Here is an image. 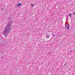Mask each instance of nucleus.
Listing matches in <instances>:
<instances>
[{
  "instance_id": "nucleus-1",
  "label": "nucleus",
  "mask_w": 75,
  "mask_h": 75,
  "mask_svg": "<svg viewBox=\"0 0 75 75\" xmlns=\"http://www.w3.org/2000/svg\"><path fill=\"white\" fill-rule=\"evenodd\" d=\"M11 24H12V23L9 22L4 29V31H3V34L6 37H7V33L10 32V30H11Z\"/></svg>"
},
{
  "instance_id": "nucleus-2",
  "label": "nucleus",
  "mask_w": 75,
  "mask_h": 75,
  "mask_svg": "<svg viewBox=\"0 0 75 75\" xmlns=\"http://www.w3.org/2000/svg\"><path fill=\"white\" fill-rule=\"evenodd\" d=\"M66 29H67L68 30H69V25H67L66 26Z\"/></svg>"
},
{
  "instance_id": "nucleus-3",
  "label": "nucleus",
  "mask_w": 75,
  "mask_h": 75,
  "mask_svg": "<svg viewBox=\"0 0 75 75\" xmlns=\"http://www.w3.org/2000/svg\"><path fill=\"white\" fill-rule=\"evenodd\" d=\"M16 6L17 7H19L21 6V4L19 3V4H17Z\"/></svg>"
},
{
  "instance_id": "nucleus-4",
  "label": "nucleus",
  "mask_w": 75,
  "mask_h": 75,
  "mask_svg": "<svg viewBox=\"0 0 75 75\" xmlns=\"http://www.w3.org/2000/svg\"><path fill=\"white\" fill-rule=\"evenodd\" d=\"M50 35H49V34H47L46 35V38H50Z\"/></svg>"
},
{
  "instance_id": "nucleus-5",
  "label": "nucleus",
  "mask_w": 75,
  "mask_h": 75,
  "mask_svg": "<svg viewBox=\"0 0 75 75\" xmlns=\"http://www.w3.org/2000/svg\"><path fill=\"white\" fill-rule=\"evenodd\" d=\"M69 16L70 17H72V14L71 13L69 14Z\"/></svg>"
},
{
  "instance_id": "nucleus-6",
  "label": "nucleus",
  "mask_w": 75,
  "mask_h": 75,
  "mask_svg": "<svg viewBox=\"0 0 75 75\" xmlns=\"http://www.w3.org/2000/svg\"><path fill=\"white\" fill-rule=\"evenodd\" d=\"M33 6H34L33 4H31V7H33Z\"/></svg>"
},
{
  "instance_id": "nucleus-7",
  "label": "nucleus",
  "mask_w": 75,
  "mask_h": 75,
  "mask_svg": "<svg viewBox=\"0 0 75 75\" xmlns=\"http://www.w3.org/2000/svg\"><path fill=\"white\" fill-rule=\"evenodd\" d=\"M73 14H74V15H75V12H73Z\"/></svg>"
},
{
  "instance_id": "nucleus-8",
  "label": "nucleus",
  "mask_w": 75,
  "mask_h": 75,
  "mask_svg": "<svg viewBox=\"0 0 75 75\" xmlns=\"http://www.w3.org/2000/svg\"><path fill=\"white\" fill-rule=\"evenodd\" d=\"M3 56H2V57H1V58H3Z\"/></svg>"
}]
</instances>
